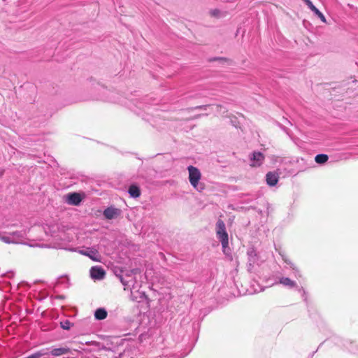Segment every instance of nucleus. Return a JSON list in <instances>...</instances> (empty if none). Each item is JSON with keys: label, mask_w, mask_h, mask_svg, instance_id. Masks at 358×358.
<instances>
[{"label": "nucleus", "mask_w": 358, "mask_h": 358, "mask_svg": "<svg viewBox=\"0 0 358 358\" xmlns=\"http://www.w3.org/2000/svg\"><path fill=\"white\" fill-rule=\"evenodd\" d=\"M216 234L217 238L221 242L223 250L224 251L229 245V237L228 234L226 231L225 224L221 220H219L216 223Z\"/></svg>", "instance_id": "f257e3e1"}, {"label": "nucleus", "mask_w": 358, "mask_h": 358, "mask_svg": "<svg viewBox=\"0 0 358 358\" xmlns=\"http://www.w3.org/2000/svg\"><path fill=\"white\" fill-rule=\"evenodd\" d=\"M189 172V180L190 184L199 192L203 189V186L199 184V181L201 179V175L200 171L193 166H189L187 167Z\"/></svg>", "instance_id": "f03ea898"}, {"label": "nucleus", "mask_w": 358, "mask_h": 358, "mask_svg": "<svg viewBox=\"0 0 358 358\" xmlns=\"http://www.w3.org/2000/svg\"><path fill=\"white\" fill-rule=\"evenodd\" d=\"M264 159V155L261 152L255 151L250 155V165L253 167H259L263 164Z\"/></svg>", "instance_id": "7ed1b4c3"}, {"label": "nucleus", "mask_w": 358, "mask_h": 358, "mask_svg": "<svg viewBox=\"0 0 358 358\" xmlns=\"http://www.w3.org/2000/svg\"><path fill=\"white\" fill-rule=\"evenodd\" d=\"M13 240H14V244H23L27 236V231H15L9 233Z\"/></svg>", "instance_id": "20e7f679"}, {"label": "nucleus", "mask_w": 358, "mask_h": 358, "mask_svg": "<svg viewBox=\"0 0 358 358\" xmlns=\"http://www.w3.org/2000/svg\"><path fill=\"white\" fill-rule=\"evenodd\" d=\"M79 252L83 255L89 257L94 262L100 261V255L97 250L94 248H88L86 250H80Z\"/></svg>", "instance_id": "39448f33"}, {"label": "nucleus", "mask_w": 358, "mask_h": 358, "mask_svg": "<svg viewBox=\"0 0 358 358\" xmlns=\"http://www.w3.org/2000/svg\"><path fill=\"white\" fill-rule=\"evenodd\" d=\"M82 201L80 194L76 192L69 193L66 196V202L68 204L78 206Z\"/></svg>", "instance_id": "423d86ee"}, {"label": "nucleus", "mask_w": 358, "mask_h": 358, "mask_svg": "<svg viewBox=\"0 0 358 358\" xmlns=\"http://www.w3.org/2000/svg\"><path fill=\"white\" fill-rule=\"evenodd\" d=\"M105 274L104 270L100 266H92L90 269V275L92 279L101 280Z\"/></svg>", "instance_id": "0eeeda50"}, {"label": "nucleus", "mask_w": 358, "mask_h": 358, "mask_svg": "<svg viewBox=\"0 0 358 358\" xmlns=\"http://www.w3.org/2000/svg\"><path fill=\"white\" fill-rule=\"evenodd\" d=\"M120 214V210L114 207H108L103 210V215L108 220L117 217Z\"/></svg>", "instance_id": "6e6552de"}, {"label": "nucleus", "mask_w": 358, "mask_h": 358, "mask_svg": "<svg viewBox=\"0 0 358 358\" xmlns=\"http://www.w3.org/2000/svg\"><path fill=\"white\" fill-rule=\"evenodd\" d=\"M279 180V176L276 172H268L266 175V181L268 185L275 186Z\"/></svg>", "instance_id": "1a4fd4ad"}, {"label": "nucleus", "mask_w": 358, "mask_h": 358, "mask_svg": "<svg viewBox=\"0 0 358 358\" xmlns=\"http://www.w3.org/2000/svg\"><path fill=\"white\" fill-rule=\"evenodd\" d=\"M308 7L322 21L326 23L327 20L324 15L313 5L310 0H303Z\"/></svg>", "instance_id": "9d476101"}, {"label": "nucleus", "mask_w": 358, "mask_h": 358, "mask_svg": "<svg viewBox=\"0 0 358 358\" xmlns=\"http://www.w3.org/2000/svg\"><path fill=\"white\" fill-rule=\"evenodd\" d=\"M70 349L69 348H54L50 351V355L55 357H59L62 355H66L69 353Z\"/></svg>", "instance_id": "9b49d317"}, {"label": "nucleus", "mask_w": 358, "mask_h": 358, "mask_svg": "<svg viewBox=\"0 0 358 358\" xmlns=\"http://www.w3.org/2000/svg\"><path fill=\"white\" fill-rule=\"evenodd\" d=\"M279 283L283 285L285 287L289 288L295 287L296 284L294 281L292 280L289 278L282 277L279 279Z\"/></svg>", "instance_id": "f8f14e48"}, {"label": "nucleus", "mask_w": 358, "mask_h": 358, "mask_svg": "<svg viewBox=\"0 0 358 358\" xmlns=\"http://www.w3.org/2000/svg\"><path fill=\"white\" fill-rule=\"evenodd\" d=\"M129 195L133 198H138L141 195L139 187L135 185H131L128 189Z\"/></svg>", "instance_id": "ddd939ff"}, {"label": "nucleus", "mask_w": 358, "mask_h": 358, "mask_svg": "<svg viewBox=\"0 0 358 358\" xmlns=\"http://www.w3.org/2000/svg\"><path fill=\"white\" fill-rule=\"evenodd\" d=\"M107 311L102 308H98L94 313V317L96 320H102L106 318Z\"/></svg>", "instance_id": "4468645a"}, {"label": "nucleus", "mask_w": 358, "mask_h": 358, "mask_svg": "<svg viewBox=\"0 0 358 358\" xmlns=\"http://www.w3.org/2000/svg\"><path fill=\"white\" fill-rule=\"evenodd\" d=\"M329 157L325 154L317 155L315 157V160L317 164H322L327 162Z\"/></svg>", "instance_id": "2eb2a0df"}, {"label": "nucleus", "mask_w": 358, "mask_h": 358, "mask_svg": "<svg viewBox=\"0 0 358 358\" xmlns=\"http://www.w3.org/2000/svg\"><path fill=\"white\" fill-rule=\"evenodd\" d=\"M0 240L7 244H14L15 242L9 233L5 235H0Z\"/></svg>", "instance_id": "dca6fc26"}, {"label": "nucleus", "mask_w": 358, "mask_h": 358, "mask_svg": "<svg viewBox=\"0 0 358 358\" xmlns=\"http://www.w3.org/2000/svg\"><path fill=\"white\" fill-rule=\"evenodd\" d=\"M72 324L69 320H64L61 322V327L63 329L69 330L71 329Z\"/></svg>", "instance_id": "f3484780"}, {"label": "nucleus", "mask_w": 358, "mask_h": 358, "mask_svg": "<svg viewBox=\"0 0 358 358\" xmlns=\"http://www.w3.org/2000/svg\"><path fill=\"white\" fill-rule=\"evenodd\" d=\"M69 279L66 277H62L59 279L58 283L68 282Z\"/></svg>", "instance_id": "a211bd4d"}, {"label": "nucleus", "mask_w": 358, "mask_h": 358, "mask_svg": "<svg viewBox=\"0 0 358 358\" xmlns=\"http://www.w3.org/2000/svg\"><path fill=\"white\" fill-rule=\"evenodd\" d=\"M291 268L294 271L295 275L300 277L301 275L299 274V271L295 268V267L293 265H291Z\"/></svg>", "instance_id": "6ab92c4d"}, {"label": "nucleus", "mask_w": 358, "mask_h": 358, "mask_svg": "<svg viewBox=\"0 0 358 358\" xmlns=\"http://www.w3.org/2000/svg\"><path fill=\"white\" fill-rule=\"evenodd\" d=\"M211 106L210 105H206V106H196L195 108V109H206L207 107H210Z\"/></svg>", "instance_id": "aec40b11"}, {"label": "nucleus", "mask_w": 358, "mask_h": 358, "mask_svg": "<svg viewBox=\"0 0 358 358\" xmlns=\"http://www.w3.org/2000/svg\"><path fill=\"white\" fill-rule=\"evenodd\" d=\"M219 13L218 10H213L210 11V14L213 16H217V14Z\"/></svg>", "instance_id": "412c9836"}, {"label": "nucleus", "mask_w": 358, "mask_h": 358, "mask_svg": "<svg viewBox=\"0 0 358 358\" xmlns=\"http://www.w3.org/2000/svg\"><path fill=\"white\" fill-rule=\"evenodd\" d=\"M120 281L124 286L128 285V282H126L122 277L120 278Z\"/></svg>", "instance_id": "4be33fe9"}, {"label": "nucleus", "mask_w": 358, "mask_h": 358, "mask_svg": "<svg viewBox=\"0 0 358 358\" xmlns=\"http://www.w3.org/2000/svg\"><path fill=\"white\" fill-rule=\"evenodd\" d=\"M216 108H220V109H222V107L221 106H216Z\"/></svg>", "instance_id": "5701e85b"}, {"label": "nucleus", "mask_w": 358, "mask_h": 358, "mask_svg": "<svg viewBox=\"0 0 358 358\" xmlns=\"http://www.w3.org/2000/svg\"><path fill=\"white\" fill-rule=\"evenodd\" d=\"M284 260H285V262H287V264H290L289 262H287V259H285Z\"/></svg>", "instance_id": "b1692460"}]
</instances>
